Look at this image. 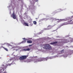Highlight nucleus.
<instances>
[{
    "mask_svg": "<svg viewBox=\"0 0 73 73\" xmlns=\"http://www.w3.org/2000/svg\"><path fill=\"white\" fill-rule=\"evenodd\" d=\"M33 23L34 24H35V25H36V24H37V22H36V21H34L33 22Z\"/></svg>",
    "mask_w": 73,
    "mask_h": 73,
    "instance_id": "nucleus-17",
    "label": "nucleus"
},
{
    "mask_svg": "<svg viewBox=\"0 0 73 73\" xmlns=\"http://www.w3.org/2000/svg\"><path fill=\"white\" fill-rule=\"evenodd\" d=\"M23 40H24L22 41V42H26V41L27 40L25 38H23Z\"/></svg>",
    "mask_w": 73,
    "mask_h": 73,
    "instance_id": "nucleus-11",
    "label": "nucleus"
},
{
    "mask_svg": "<svg viewBox=\"0 0 73 73\" xmlns=\"http://www.w3.org/2000/svg\"><path fill=\"white\" fill-rule=\"evenodd\" d=\"M7 66H8V65L1 68V69L0 70V71H1V73H7V72L5 70H4V69H6V68H7Z\"/></svg>",
    "mask_w": 73,
    "mask_h": 73,
    "instance_id": "nucleus-3",
    "label": "nucleus"
},
{
    "mask_svg": "<svg viewBox=\"0 0 73 73\" xmlns=\"http://www.w3.org/2000/svg\"><path fill=\"white\" fill-rule=\"evenodd\" d=\"M51 25H49L48 26V27H51Z\"/></svg>",
    "mask_w": 73,
    "mask_h": 73,
    "instance_id": "nucleus-20",
    "label": "nucleus"
},
{
    "mask_svg": "<svg viewBox=\"0 0 73 73\" xmlns=\"http://www.w3.org/2000/svg\"><path fill=\"white\" fill-rule=\"evenodd\" d=\"M72 21V20H70V22H71V21Z\"/></svg>",
    "mask_w": 73,
    "mask_h": 73,
    "instance_id": "nucleus-22",
    "label": "nucleus"
},
{
    "mask_svg": "<svg viewBox=\"0 0 73 73\" xmlns=\"http://www.w3.org/2000/svg\"><path fill=\"white\" fill-rule=\"evenodd\" d=\"M30 50V48H28L27 49H23L22 50V51H29Z\"/></svg>",
    "mask_w": 73,
    "mask_h": 73,
    "instance_id": "nucleus-8",
    "label": "nucleus"
},
{
    "mask_svg": "<svg viewBox=\"0 0 73 73\" xmlns=\"http://www.w3.org/2000/svg\"><path fill=\"white\" fill-rule=\"evenodd\" d=\"M27 43H32V42L31 40H28L27 41Z\"/></svg>",
    "mask_w": 73,
    "mask_h": 73,
    "instance_id": "nucleus-14",
    "label": "nucleus"
},
{
    "mask_svg": "<svg viewBox=\"0 0 73 73\" xmlns=\"http://www.w3.org/2000/svg\"><path fill=\"white\" fill-rule=\"evenodd\" d=\"M4 66V65H3V66Z\"/></svg>",
    "mask_w": 73,
    "mask_h": 73,
    "instance_id": "nucleus-25",
    "label": "nucleus"
},
{
    "mask_svg": "<svg viewBox=\"0 0 73 73\" xmlns=\"http://www.w3.org/2000/svg\"><path fill=\"white\" fill-rule=\"evenodd\" d=\"M38 19V18H36V19Z\"/></svg>",
    "mask_w": 73,
    "mask_h": 73,
    "instance_id": "nucleus-21",
    "label": "nucleus"
},
{
    "mask_svg": "<svg viewBox=\"0 0 73 73\" xmlns=\"http://www.w3.org/2000/svg\"><path fill=\"white\" fill-rule=\"evenodd\" d=\"M68 23L67 22L63 23L61 25V26H63V25H67Z\"/></svg>",
    "mask_w": 73,
    "mask_h": 73,
    "instance_id": "nucleus-10",
    "label": "nucleus"
},
{
    "mask_svg": "<svg viewBox=\"0 0 73 73\" xmlns=\"http://www.w3.org/2000/svg\"><path fill=\"white\" fill-rule=\"evenodd\" d=\"M57 20H59V19H57Z\"/></svg>",
    "mask_w": 73,
    "mask_h": 73,
    "instance_id": "nucleus-24",
    "label": "nucleus"
},
{
    "mask_svg": "<svg viewBox=\"0 0 73 73\" xmlns=\"http://www.w3.org/2000/svg\"><path fill=\"white\" fill-rule=\"evenodd\" d=\"M3 49H4L5 50H6V51H8V50L7 49V48L4 47H3Z\"/></svg>",
    "mask_w": 73,
    "mask_h": 73,
    "instance_id": "nucleus-15",
    "label": "nucleus"
},
{
    "mask_svg": "<svg viewBox=\"0 0 73 73\" xmlns=\"http://www.w3.org/2000/svg\"><path fill=\"white\" fill-rule=\"evenodd\" d=\"M42 47L44 49H47V48H48V49H52L51 46L48 44H44L42 45Z\"/></svg>",
    "mask_w": 73,
    "mask_h": 73,
    "instance_id": "nucleus-1",
    "label": "nucleus"
},
{
    "mask_svg": "<svg viewBox=\"0 0 73 73\" xmlns=\"http://www.w3.org/2000/svg\"><path fill=\"white\" fill-rule=\"evenodd\" d=\"M7 45L8 46H11V44H10L8 43L7 44Z\"/></svg>",
    "mask_w": 73,
    "mask_h": 73,
    "instance_id": "nucleus-19",
    "label": "nucleus"
},
{
    "mask_svg": "<svg viewBox=\"0 0 73 73\" xmlns=\"http://www.w3.org/2000/svg\"><path fill=\"white\" fill-rule=\"evenodd\" d=\"M66 21V20L65 19H60L59 21H58L57 22L58 23H60V21Z\"/></svg>",
    "mask_w": 73,
    "mask_h": 73,
    "instance_id": "nucleus-9",
    "label": "nucleus"
},
{
    "mask_svg": "<svg viewBox=\"0 0 73 73\" xmlns=\"http://www.w3.org/2000/svg\"><path fill=\"white\" fill-rule=\"evenodd\" d=\"M31 61H32V60H31L30 59H28L27 60V61L28 62H31Z\"/></svg>",
    "mask_w": 73,
    "mask_h": 73,
    "instance_id": "nucleus-16",
    "label": "nucleus"
},
{
    "mask_svg": "<svg viewBox=\"0 0 73 73\" xmlns=\"http://www.w3.org/2000/svg\"><path fill=\"white\" fill-rule=\"evenodd\" d=\"M27 57H28V55H23L19 57V60L20 61H23L25 60Z\"/></svg>",
    "mask_w": 73,
    "mask_h": 73,
    "instance_id": "nucleus-2",
    "label": "nucleus"
},
{
    "mask_svg": "<svg viewBox=\"0 0 73 73\" xmlns=\"http://www.w3.org/2000/svg\"><path fill=\"white\" fill-rule=\"evenodd\" d=\"M72 40H73V39H72Z\"/></svg>",
    "mask_w": 73,
    "mask_h": 73,
    "instance_id": "nucleus-26",
    "label": "nucleus"
},
{
    "mask_svg": "<svg viewBox=\"0 0 73 73\" xmlns=\"http://www.w3.org/2000/svg\"><path fill=\"white\" fill-rule=\"evenodd\" d=\"M43 61V58H40L38 59V62H40V61Z\"/></svg>",
    "mask_w": 73,
    "mask_h": 73,
    "instance_id": "nucleus-6",
    "label": "nucleus"
},
{
    "mask_svg": "<svg viewBox=\"0 0 73 73\" xmlns=\"http://www.w3.org/2000/svg\"><path fill=\"white\" fill-rule=\"evenodd\" d=\"M38 59H34V60H33V61L35 63V62H37L38 61Z\"/></svg>",
    "mask_w": 73,
    "mask_h": 73,
    "instance_id": "nucleus-12",
    "label": "nucleus"
},
{
    "mask_svg": "<svg viewBox=\"0 0 73 73\" xmlns=\"http://www.w3.org/2000/svg\"><path fill=\"white\" fill-rule=\"evenodd\" d=\"M64 49L62 50L61 51V53H64Z\"/></svg>",
    "mask_w": 73,
    "mask_h": 73,
    "instance_id": "nucleus-18",
    "label": "nucleus"
},
{
    "mask_svg": "<svg viewBox=\"0 0 73 73\" xmlns=\"http://www.w3.org/2000/svg\"><path fill=\"white\" fill-rule=\"evenodd\" d=\"M57 41H55L53 42H51L50 44L51 45H53V44H57Z\"/></svg>",
    "mask_w": 73,
    "mask_h": 73,
    "instance_id": "nucleus-7",
    "label": "nucleus"
},
{
    "mask_svg": "<svg viewBox=\"0 0 73 73\" xmlns=\"http://www.w3.org/2000/svg\"><path fill=\"white\" fill-rule=\"evenodd\" d=\"M50 58H48V57H47L46 58H43V61H47L48 59Z\"/></svg>",
    "mask_w": 73,
    "mask_h": 73,
    "instance_id": "nucleus-5",
    "label": "nucleus"
},
{
    "mask_svg": "<svg viewBox=\"0 0 73 73\" xmlns=\"http://www.w3.org/2000/svg\"><path fill=\"white\" fill-rule=\"evenodd\" d=\"M24 24L25 26H27L28 27V26H29L28 25V24H27L26 23H24Z\"/></svg>",
    "mask_w": 73,
    "mask_h": 73,
    "instance_id": "nucleus-13",
    "label": "nucleus"
},
{
    "mask_svg": "<svg viewBox=\"0 0 73 73\" xmlns=\"http://www.w3.org/2000/svg\"><path fill=\"white\" fill-rule=\"evenodd\" d=\"M11 17H13V19H16V17H17V15L15 14V13L14 11L13 12L12 15H11Z\"/></svg>",
    "mask_w": 73,
    "mask_h": 73,
    "instance_id": "nucleus-4",
    "label": "nucleus"
},
{
    "mask_svg": "<svg viewBox=\"0 0 73 73\" xmlns=\"http://www.w3.org/2000/svg\"><path fill=\"white\" fill-rule=\"evenodd\" d=\"M22 0H19V1H21Z\"/></svg>",
    "mask_w": 73,
    "mask_h": 73,
    "instance_id": "nucleus-23",
    "label": "nucleus"
}]
</instances>
